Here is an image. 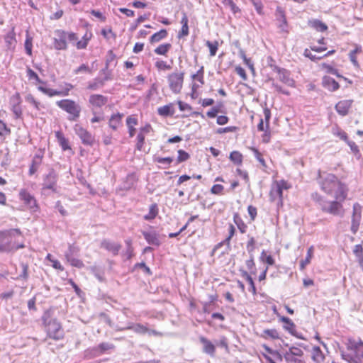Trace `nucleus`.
Returning a JSON list of instances; mask_svg holds the SVG:
<instances>
[{"label": "nucleus", "instance_id": "obj_28", "mask_svg": "<svg viewBox=\"0 0 363 363\" xmlns=\"http://www.w3.org/2000/svg\"><path fill=\"white\" fill-rule=\"evenodd\" d=\"M362 52V47L356 45L355 48L351 50L349 53V57L353 65L359 67V62L357 60L356 55Z\"/></svg>", "mask_w": 363, "mask_h": 363}, {"label": "nucleus", "instance_id": "obj_4", "mask_svg": "<svg viewBox=\"0 0 363 363\" xmlns=\"http://www.w3.org/2000/svg\"><path fill=\"white\" fill-rule=\"evenodd\" d=\"M58 175L53 169H50L48 173L44 176L42 191L44 194H49V191L52 193L57 192V182Z\"/></svg>", "mask_w": 363, "mask_h": 363}, {"label": "nucleus", "instance_id": "obj_14", "mask_svg": "<svg viewBox=\"0 0 363 363\" xmlns=\"http://www.w3.org/2000/svg\"><path fill=\"white\" fill-rule=\"evenodd\" d=\"M141 233L148 244L155 246L160 245L159 235L155 231L142 230Z\"/></svg>", "mask_w": 363, "mask_h": 363}, {"label": "nucleus", "instance_id": "obj_2", "mask_svg": "<svg viewBox=\"0 0 363 363\" xmlns=\"http://www.w3.org/2000/svg\"><path fill=\"white\" fill-rule=\"evenodd\" d=\"M43 323L47 327L48 335L55 340L63 338L64 332L60 323L56 319H50V311H46L43 315Z\"/></svg>", "mask_w": 363, "mask_h": 363}, {"label": "nucleus", "instance_id": "obj_21", "mask_svg": "<svg viewBox=\"0 0 363 363\" xmlns=\"http://www.w3.org/2000/svg\"><path fill=\"white\" fill-rule=\"evenodd\" d=\"M323 85L330 91H335L339 89V84L330 77H325L323 79Z\"/></svg>", "mask_w": 363, "mask_h": 363}, {"label": "nucleus", "instance_id": "obj_54", "mask_svg": "<svg viewBox=\"0 0 363 363\" xmlns=\"http://www.w3.org/2000/svg\"><path fill=\"white\" fill-rule=\"evenodd\" d=\"M222 2L225 6H229L234 13L240 11L239 8L235 5L233 0H223Z\"/></svg>", "mask_w": 363, "mask_h": 363}, {"label": "nucleus", "instance_id": "obj_8", "mask_svg": "<svg viewBox=\"0 0 363 363\" xmlns=\"http://www.w3.org/2000/svg\"><path fill=\"white\" fill-rule=\"evenodd\" d=\"M184 75L183 72H174L168 75L169 86L173 93L179 94L181 92L184 82Z\"/></svg>", "mask_w": 363, "mask_h": 363}, {"label": "nucleus", "instance_id": "obj_59", "mask_svg": "<svg viewBox=\"0 0 363 363\" xmlns=\"http://www.w3.org/2000/svg\"><path fill=\"white\" fill-rule=\"evenodd\" d=\"M145 143V135L142 133H140L137 136L136 148L138 150H141Z\"/></svg>", "mask_w": 363, "mask_h": 363}, {"label": "nucleus", "instance_id": "obj_34", "mask_svg": "<svg viewBox=\"0 0 363 363\" xmlns=\"http://www.w3.org/2000/svg\"><path fill=\"white\" fill-rule=\"evenodd\" d=\"M233 220L240 230V233H245L246 232L247 225L238 213L234 214Z\"/></svg>", "mask_w": 363, "mask_h": 363}, {"label": "nucleus", "instance_id": "obj_32", "mask_svg": "<svg viewBox=\"0 0 363 363\" xmlns=\"http://www.w3.org/2000/svg\"><path fill=\"white\" fill-rule=\"evenodd\" d=\"M158 213V208L156 203H153L150 206L149 213L144 216V219L150 220L154 219Z\"/></svg>", "mask_w": 363, "mask_h": 363}, {"label": "nucleus", "instance_id": "obj_44", "mask_svg": "<svg viewBox=\"0 0 363 363\" xmlns=\"http://www.w3.org/2000/svg\"><path fill=\"white\" fill-rule=\"evenodd\" d=\"M284 354L302 357V356L303 355V352L298 347H291L288 351H286Z\"/></svg>", "mask_w": 363, "mask_h": 363}, {"label": "nucleus", "instance_id": "obj_16", "mask_svg": "<svg viewBox=\"0 0 363 363\" xmlns=\"http://www.w3.org/2000/svg\"><path fill=\"white\" fill-rule=\"evenodd\" d=\"M157 113L162 117L172 116L175 113L174 104L169 103L157 108Z\"/></svg>", "mask_w": 363, "mask_h": 363}, {"label": "nucleus", "instance_id": "obj_57", "mask_svg": "<svg viewBox=\"0 0 363 363\" xmlns=\"http://www.w3.org/2000/svg\"><path fill=\"white\" fill-rule=\"evenodd\" d=\"M174 159L173 157H157L155 158V161L160 163V164H166L168 167L170 166L171 163L173 162Z\"/></svg>", "mask_w": 363, "mask_h": 363}, {"label": "nucleus", "instance_id": "obj_9", "mask_svg": "<svg viewBox=\"0 0 363 363\" xmlns=\"http://www.w3.org/2000/svg\"><path fill=\"white\" fill-rule=\"evenodd\" d=\"M108 98L101 94H91L89 99V104L93 115H96L97 109L106 105Z\"/></svg>", "mask_w": 363, "mask_h": 363}, {"label": "nucleus", "instance_id": "obj_26", "mask_svg": "<svg viewBox=\"0 0 363 363\" xmlns=\"http://www.w3.org/2000/svg\"><path fill=\"white\" fill-rule=\"evenodd\" d=\"M136 180L137 179H136V177L135 174H128L125 180L124 181V182L122 184V187H121L122 189H123V190L130 189L135 185Z\"/></svg>", "mask_w": 363, "mask_h": 363}, {"label": "nucleus", "instance_id": "obj_61", "mask_svg": "<svg viewBox=\"0 0 363 363\" xmlns=\"http://www.w3.org/2000/svg\"><path fill=\"white\" fill-rule=\"evenodd\" d=\"M89 38H86V35L83 37V39L79 40L76 43V46L77 49H84L86 48L88 44Z\"/></svg>", "mask_w": 363, "mask_h": 363}, {"label": "nucleus", "instance_id": "obj_29", "mask_svg": "<svg viewBox=\"0 0 363 363\" xmlns=\"http://www.w3.org/2000/svg\"><path fill=\"white\" fill-rule=\"evenodd\" d=\"M167 36V31L165 29H162L159 32L154 33L150 39L151 43H155L164 39Z\"/></svg>", "mask_w": 363, "mask_h": 363}, {"label": "nucleus", "instance_id": "obj_10", "mask_svg": "<svg viewBox=\"0 0 363 363\" xmlns=\"http://www.w3.org/2000/svg\"><path fill=\"white\" fill-rule=\"evenodd\" d=\"M67 32H65L62 30H56L55 31V38H54V48L56 50H67Z\"/></svg>", "mask_w": 363, "mask_h": 363}, {"label": "nucleus", "instance_id": "obj_12", "mask_svg": "<svg viewBox=\"0 0 363 363\" xmlns=\"http://www.w3.org/2000/svg\"><path fill=\"white\" fill-rule=\"evenodd\" d=\"M273 70L277 72L279 79L281 82L289 86H294V81L290 77L289 72L286 69L277 66H274Z\"/></svg>", "mask_w": 363, "mask_h": 363}, {"label": "nucleus", "instance_id": "obj_45", "mask_svg": "<svg viewBox=\"0 0 363 363\" xmlns=\"http://www.w3.org/2000/svg\"><path fill=\"white\" fill-rule=\"evenodd\" d=\"M113 347H114V345L113 344H111L108 342H102V343L99 344L95 350H96V351H97L101 354L108 350L113 349Z\"/></svg>", "mask_w": 363, "mask_h": 363}, {"label": "nucleus", "instance_id": "obj_58", "mask_svg": "<svg viewBox=\"0 0 363 363\" xmlns=\"http://www.w3.org/2000/svg\"><path fill=\"white\" fill-rule=\"evenodd\" d=\"M264 334L267 336L272 337V339H279V333L275 329H267L264 330Z\"/></svg>", "mask_w": 363, "mask_h": 363}, {"label": "nucleus", "instance_id": "obj_47", "mask_svg": "<svg viewBox=\"0 0 363 363\" xmlns=\"http://www.w3.org/2000/svg\"><path fill=\"white\" fill-rule=\"evenodd\" d=\"M355 256L359 259L360 264L363 263V248L361 245H356L353 250Z\"/></svg>", "mask_w": 363, "mask_h": 363}, {"label": "nucleus", "instance_id": "obj_39", "mask_svg": "<svg viewBox=\"0 0 363 363\" xmlns=\"http://www.w3.org/2000/svg\"><path fill=\"white\" fill-rule=\"evenodd\" d=\"M229 158L236 164H240L242 162V155L238 151H233L230 154Z\"/></svg>", "mask_w": 363, "mask_h": 363}, {"label": "nucleus", "instance_id": "obj_15", "mask_svg": "<svg viewBox=\"0 0 363 363\" xmlns=\"http://www.w3.org/2000/svg\"><path fill=\"white\" fill-rule=\"evenodd\" d=\"M352 103V100H342L335 105V108L340 115L345 116L348 113Z\"/></svg>", "mask_w": 363, "mask_h": 363}, {"label": "nucleus", "instance_id": "obj_50", "mask_svg": "<svg viewBox=\"0 0 363 363\" xmlns=\"http://www.w3.org/2000/svg\"><path fill=\"white\" fill-rule=\"evenodd\" d=\"M27 76L30 80L35 79L38 83L44 84V82L39 78L38 75L29 67L27 69Z\"/></svg>", "mask_w": 363, "mask_h": 363}, {"label": "nucleus", "instance_id": "obj_52", "mask_svg": "<svg viewBox=\"0 0 363 363\" xmlns=\"http://www.w3.org/2000/svg\"><path fill=\"white\" fill-rule=\"evenodd\" d=\"M250 238L247 243V250L250 255H252V252H254L255 249V240L253 237H250V235H247Z\"/></svg>", "mask_w": 363, "mask_h": 363}, {"label": "nucleus", "instance_id": "obj_41", "mask_svg": "<svg viewBox=\"0 0 363 363\" xmlns=\"http://www.w3.org/2000/svg\"><path fill=\"white\" fill-rule=\"evenodd\" d=\"M242 277H245L246 280L248 281L250 284L249 291H250L253 294H256V287L255 286L254 281L251 276L245 271L242 272Z\"/></svg>", "mask_w": 363, "mask_h": 363}, {"label": "nucleus", "instance_id": "obj_62", "mask_svg": "<svg viewBox=\"0 0 363 363\" xmlns=\"http://www.w3.org/2000/svg\"><path fill=\"white\" fill-rule=\"evenodd\" d=\"M21 267H22V272L19 275V278L27 280L28 278V267L27 264L23 263V264H21Z\"/></svg>", "mask_w": 363, "mask_h": 363}, {"label": "nucleus", "instance_id": "obj_6", "mask_svg": "<svg viewBox=\"0 0 363 363\" xmlns=\"http://www.w3.org/2000/svg\"><path fill=\"white\" fill-rule=\"evenodd\" d=\"M289 188L287 183L284 181L281 180L279 182H276L274 183L272 186L270 192H269V197L270 200L272 201H275L277 199H278V204L282 203V197H283V190L287 189Z\"/></svg>", "mask_w": 363, "mask_h": 363}, {"label": "nucleus", "instance_id": "obj_1", "mask_svg": "<svg viewBox=\"0 0 363 363\" xmlns=\"http://www.w3.org/2000/svg\"><path fill=\"white\" fill-rule=\"evenodd\" d=\"M318 183L320 189L328 195H333L335 199L345 200L347 196V186L340 182L335 175L318 171Z\"/></svg>", "mask_w": 363, "mask_h": 363}, {"label": "nucleus", "instance_id": "obj_22", "mask_svg": "<svg viewBox=\"0 0 363 363\" xmlns=\"http://www.w3.org/2000/svg\"><path fill=\"white\" fill-rule=\"evenodd\" d=\"M123 116V114L119 113L112 115L108 121L109 127L114 130H117L118 127L121 124Z\"/></svg>", "mask_w": 363, "mask_h": 363}, {"label": "nucleus", "instance_id": "obj_33", "mask_svg": "<svg viewBox=\"0 0 363 363\" xmlns=\"http://www.w3.org/2000/svg\"><path fill=\"white\" fill-rule=\"evenodd\" d=\"M314 251L313 246H311L307 251L306 257L304 259H302L300 262V267L301 269H303L307 264H308L311 262V259L313 257Z\"/></svg>", "mask_w": 363, "mask_h": 363}, {"label": "nucleus", "instance_id": "obj_30", "mask_svg": "<svg viewBox=\"0 0 363 363\" xmlns=\"http://www.w3.org/2000/svg\"><path fill=\"white\" fill-rule=\"evenodd\" d=\"M41 161H42V159L38 155H35L33 157V159L32 160V163L29 168V174L30 175L34 174L38 171V169L40 164H41Z\"/></svg>", "mask_w": 363, "mask_h": 363}, {"label": "nucleus", "instance_id": "obj_38", "mask_svg": "<svg viewBox=\"0 0 363 363\" xmlns=\"http://www.w3.org/2000/svg\"><path fill=\"white\" fill-rule=\"evenodd\" d=\"M104 85L101 78H95L93 81L90 82L88 85V89L91 90H97Z\"/></svg>", "mask_w": 363, "mask_h": 363}, {"label": "nucleus", "instance_id": "obj_27", "mask_svg": "<svg viewBox=\"0 0 363 363\" xmlns=\"http://www.w3.org/2000/svg\"><path fill=\"white\" fill-rule=\"evenodd\" d=\"M277 12L279 14V17L282 18V22H279L278 28L281 30V31L288 33L287 21L286 19L284 11L280 7H278L277 9Z\"/></svg>", "mask_w": 363, "mask_h": 363}, {"label": "nucleus", "instance_id": "obj_43", "mask_svg": "<svg viewBox=\"0 0 363 363\" xmlns=\"http://www.w3.org/2000/svg\"><path fill=\"white\" fill-rule=\"evenodd\" d=\"M206 45L209 48L210 55L215 56L218 47V41L211 42L209 40H207L206 42Z\"/></svg>", "mask_w": 363, "mask_h": 363}, {"label": "nucleus", "instance_id": "obj_35", "mask_svg": "<svg viewBox=\"0 0 363 363\" xmlns=\"http://www.w3.org/2000/svg\"><path fill=\"white\" fill-rule=\"evenodd\" d=\"M347 349L353 351L354 353L359 352V345L357 340L354 338L349 337L346 342Z\"/></svg>", "mask_w": 363, "mask_h": 363}, {"label": "nucleus", "instance_id": "obj_18", "mask_svg": "<svg viewBox=\"0 0 363 363\" xmlns=\"http://www.w3.org/2000/svg\"><path fill=\"white\" fill-rule=\"evenodd\" d=\"M341 357L342 359L347 362L348 363H362V359H363V352H356L354 354H345L344 352H341Z\"/></svg>", "mask_w": 363, "mask_h": 363}, {"label": "nucleus", "instance_id": "obj_51", "mask_svg": "<svg viewBox=\"0 0 363 363\" xmlns=\"http://www.w3.org/2000/svg\"><path fill=\"white\" fill-rule=\"evenodd\" d=\"M312 199L314 201H315L318 204L320 209L323 207V204L326 202V200L321 195H320L318 193H313L312 194Z\"/></svg>", "mask_w": 363, "mask_h": 363}, {"label": "nucleus", "instance_id": "obj_13", "mask_svg": "<svg viewBox=\"0 0 363 363\" xmlns=\"http://www.w3.org/2000/svg\"><path fill=\"white\" fill-rule=\"evenodd\" d=\"M199 341L203 345V352L211 357H214L216 353L214 344L203 336L199 337Z\"/></svg>", "mask_w": 363, "mask_h": 363}, {"label": "nucleus", "instance_id": "obj_48", "mask_svg": "<svg viewBox=\"0 0 363 363\" xmlns=\"http://www.w3.org/2000/svg\"><path fill=\"white\" fill-rule=\"evenodd\" d=\"M333 133L344 141H347L348 139L347 133L338 127L333 128Z\"/></svg>", "mask_w": 363, "mask_h": 363}, {"label": "nucleus", "instance_id": "obj_46", "mask_svg": "<svg viewBox=\"0 0 363 363\" xmlns=\"http://www.w3.org/2000/svg\"><path fill=\"white\" fill-rule=\"evenodd\" d=\"M284 358L286 363H305L301 357L284 354Z\"/></svg>", "mask_w": 363, "mask_h": 363}, {"label": "nucleus", "instance_id": "obj_49", "mask_svg": "<svg viewBox=\"0 0 363 363\" xmlns=\"http://www.w3.org/2000/svg\"><path fill=\"white\" fill-rule=\"evenodd\" d=\"M281 321L284 323L286 325L284 327L286 330L291 331V329L295 328V324L288 317L282 316L280 318Z\"/></svg>", "mask_w": 363, "mask_h": 363}, {"label": "nucleus", "instance_id": "obj_42", "mask_svg": "<svg viewBox=\"0 0 363 363\" xmlns=\"http://www.w3.org/2000/svg\"><path fill=\"white\" fill-rule=\"evenodd\" d=\"M170 48L171 45L169 43L162 44L155 50V52L157 55H164Z\"/></svg>", "mask_w": 363, "mask_h": 363}, {"label": "nucleus", "instance_id": "obj_19", "mask_svg": "<svg viewBox=\"0 0 363 363\" xmlns=\"http://www.w3.org/2000/svg\"><path fill=\"white\" fill-rule=\"evenodd\" d=\"M20 197L30 208L36 206V201L35 198L27 191L22 190L20 192Z\"/></svg>", "mask_w": 363, "mask_h": 363}, {"label": "nucleus", "instance_id": "obj_20", "mask_svg": "<svg viewBox=\"0 0 363 363\" xmlns=\"http://www.w3.org/2000/svg\"><path fill=\"white\" fill-rule=\"evenodd\" d=\"M308 25L319 32H324L328 29L327 25L318 19L308 20Z\"/></svg>", "mask_w": 363, "mask_h": 363}, {"label": "nucleus", "instance_id": "obj_25", "mask_svg": "<svg viewBox=\"0 0 363 363\" xmlns=\"http://www.w3.org/2000/svg\"><path fill=\"white\" fill-rule=\"evenodd\" d=\"M55 137L57 139L59 145L63 150H67L71 149L70 146L69 145L68 140L65 138L62 133H61L60 131H57L55 133Z\"/></svg>", "mask_w": 363, "mask_h": 363}, {"label": "nucleus", "instance_id": "obj_31", "mask_svg": "<svg viewBox=\"0 0 363 363\" xmlns=\"http://www.w3.org/2000/svg\"><path fill=\"white\" fill-rule=\"evenodd\" d=\"M312 359L318 363L323 362L324 359V355L318 346L313 348Z\"/></svg>", "mask_w": 363, "mask_h": 363}, {"label": "nucleus", "instance_id": "obj_63", "mask_svg": "<svg viewBox=\"0 0 363 363\" xmlns=\"http://www.w3.org/2000/svg\"><path fill=\"white\" fill-rule=\"evenodd\" d=\"M147 18H148V16H147V15H146V14L139 16V17L137 18L136 21H135V25H133V26H131L130 29H131L132 30H133L136 29V28L138 27V26L140 23H143V22H144L145 20H147Z\"/></svg>", "mask_w": 363, "mask_h": 363}, {"label": "nucleus", "instance_id": "obj_55", "mask_svg": "<svg viewBox=\"0 0 363 363\" xmlns=\"http://www.w3.org/2000/svg\"><path fill=\"white\" fill-rule=\"evenodd\" d=\"M251 150L253 152L255 157L259 162L262 166L266 167L264 159L262 157V154L255 147H251Z\"/></svg>", "mask_w": 363, "mask_h": 363}, {"label": "nucleus", "instance_id": "obj_56", "mask_svg": "<svg viewBox=\"0 0 363 363\" xmlns=\"http://www.w3.org/2000/svg\"><path fill=\"white\" fill-rule=\"evenodd\" d=\"M24 45H25V49H26V53L29 56L32 55V47H33V45H32V38H30V36L27 35Z\"/></svg>", "mask_w": 363, "mask_h": 363}, {"label": "nucleus", "instance_id": "obj_23", "mask_svg": "<svg viewBox=\"0 0 363 363\" xmlns=\"http://www.w3.org/2000/svg\"><path fill=\"white\" fill-rule=\"evenodd\" d=\"M38 90L43 92V94L49 96H67L68 95V91L66 92L62 91H57L52 89H48L43 86H40L38 87Z\"/></svg>", "mask_w": 363, "mask_h": 363}, {"label": "nucleus", "instance_id": "obj_7", "mask_svg": "<svg viewBox=\"0 0 363 363\" xmlns=\"http://www.w3.org/2000/svg\"><path fill=\"white\" fill-rule=\"evenodd\" d=\"M79 250L74 245H69L67 250L65 253L67 261L73 267L81 269L84 267V263L78 259Z\"/></svg>", "mask_w": 363, "mask_h": 363}, {"label": "nucleus", "instance_id": "obj_36", "mask_svg": "<svg viewBox=\"0 0 363 363\" xmlns=\"http://www.w3.org/2000/svg\"><path fill=\"white\" fill-rule=\"evenodd\" d=\"M360 220L361 216H352L351 231L353 234H356L358 231Z\"/></svg>", "mask_w": 363, "mask_h": 363}, {"label": "nucleus", "instance_id": "obj_60", "mask_svg": "<svg viewBox=\"0 0 363 363\" xmlns=\"http://www.w3.org/2000/svg\"><path fill=\"white\" fill-rule=\"evenodd\" d=\"M155 67L159 69L168 70L171 69V66L168 65L166 62L163 60H158L155 62Z\"/></svg>", "mask_w": 363, "mask_h": 363}, {"label": "nucleus", "instance_id": "obj_3", "mask_svg": "<svg viewBox=\"0 0 363 363\" xmlns=\"http://www.w3.org/2000/svg\"><path fill=\"white\" fill-rule=\"evenodd\" d=\"M57 106L69 113L68 120L77 121L80 116L81 106L71 99H62L56 102Z\"/></svg>", "mask_w": 363, "mask_h": 363}, {"label": "nucleus", "instance_id": "obj_37", "mask_svg": "<svg viewBox=\"0 0 363 363\" xmlns=\"http://www.w3.org/2000/svg\"><path fill=\"white\" fill-rule=\"evenodd\" d=\"M9 238L7 233L0 232V251H7L13 248L3 243V240H9Z\"/></svg>", "mask_w": 363, "mask_h": 363}, {"label": "nucleus", "instance_id": "obj_24", "mask_svg": "<svg viewBox=\"0 0 363 363\" xmlns=\"http://www.w3.org/2000/svg\"><path fill=\"white\" fill-rule=\"evenodd\" d=\"M126 328H128V330H133L135 333L140 335L145 334L148 331V328L147 327L140 323L134 324L130 323L126 326Z\"/></svg>", "mask_w": 363, "mask_h": 363}, {"label": "nucleus", "instance_id": "obj_17", "mask_svg": "<svg viewBox=\"0 0 363 363\" xmlns=\"http://www.w3.org/2000/svg\"><path fill=\"white\" fill-rule=\"evenodd\" d=\"M101 247L106 249V250L111 252L113 255H118L121 246L120 244L116 242H113L107 240H104L101 242Z\"/></svg>", "mask_w": 363, "mask_h": 363}, {"label": "nucleus", "instance_id": "obj_64", "mask_svg": "<svg viewBox=\"0 0 363 363\" xmlns=\"http://www.w3.org/2000/svg\"><path fill=\"white\" fill-rule=\"evenodd\" d=\"M261 257L263 259L264 262H266L269 265H273L274 264V259L271 255L266 256L265 252L262 251Z\"/></svg>", "mask_w": 363, "mask_h": 363}, {"label": "nucleus", "instance_id": "obj_11", "mask_svg": "<svg viewBox=\"0 0 363 363\" xmlns=\"http://www.w3.org/2000/svg\"><path fill=\"white\" fill-rule=\"evenodd\" d=\"M75 133L81 139L82 143L85 145H92L94 142V138L86 129L80 125L76 124L74 127Z\"/></svg>", "mask_w": 363, "mask_h": 363}, {"label": "nucleus", "instance_id": "obj_5", "mask_svg": "<svg viewBox=\"0 0 363 363\" xmlns=\"http://www.w3.org/2000/svg\"><path fill=\"white\" fill-rule=\"evenodd\" d=\"M345 200L337 199H335L334 201H326V202L323 204L321 210L323 212L342 217L344 215V208L342 203Z\"/></svg>", "mask_w": 363, "mask_h": 363}, {"label": "nucleus", "instance_id": "obj_40", "mask_svg": "<svg viewBox=\"0 0 363 363\" xmlns=\"http://www.w3.org/2000/svg\"><path fill=\"white\" fill-rule=\"evenodd\" d=\"M5 42L7 46L10 48L11 46L15 45L16 43V34L13 31L9 32L5 36Z\"/></svg>", "mask_w": 363, "mask_h": 363}, {"label": "nucleus", "instance_id": "obj_53", "mask_svg": "<svg viewBox=\"0 0 363 363\" xmlns=\"http://www.w3.org/2000/svg\"><path fill=\"white\" fill-rule=\"evenodd\" d=\"M190 157L189 155L183 150H178L177 163L186 161Z\"/></svg>", "mask_w": 363, "mask_h": 363}]
</instances>
